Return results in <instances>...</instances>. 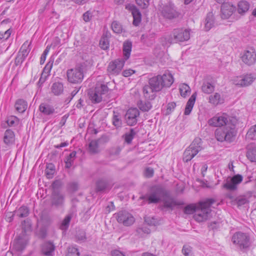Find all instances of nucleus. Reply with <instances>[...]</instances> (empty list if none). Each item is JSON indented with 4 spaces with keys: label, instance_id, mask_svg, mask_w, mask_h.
Instances as JSON below:
<instances>
[{
    "label": "nucleus",
    "instance_id": "393cba45",
    "mask_svg": "<svg viewBox=\"0 0 256 256\" xmlns=\"http://www.w3.org/2000/svg\"><path fill=\"white\" fill-rule=\"evenodd\" d=\"M110 33L106 30L104 32L100 42L99 46L103 50H108L110 47Z\"/></svg>",
    "mask_w": 256,
    "mask_h": 256
},
{
    "label": "nucleus",
    "instance_id": "7c9ffc66",
    "mask_svg": "<svg viewBox=\"0 0 256 256\" xmlns=\"http://www.w3.org/2000/svg\"><path fill=\"white\" fill-rule=\"evenodd\" d=\"M6 124H2L1 126L2 128H6L7 126L9 127H14L18 124L19 119L16 116H8L6 121Z\"/></svg>",
    "mask_w": 256,
    "mask_h": 256
},
{
    "label": "nucleus",
    "instance_id": "e433bc0d",
    "mask_svg": "<svg viewBox=\"0 0 256 256\" xmlns=\"http://www.w3.org/2000/svg\"><path fill=\"white\" fill-rule=\"evenodd\" d=\"M250 8L249 3L246 0L240 1L238 4V12L240 14L246 13Z\"/></svg>",
    "mask_w": 256,
    "mask_h": 256
},
{
    "label": "nucleus",
    "instance_id": "c85d7f7f",
    "mask_svg": "<svg viewBox=\"0 0 256 256\" xmlns=\"http://www.w3.org/2000/svg\"><path fill=\"white\" fill-rule=\"evenodd\" d=\"M50 90L54 96H60L64 92V84L61 82H55L52 84Z\"/></svg>",
    "mask_w": 256,
    "mask_h": 256
},
{
    "label": "nucleus",
    "instance_id": "f8f14e48",
    "mask_svg": "<svg viewBox=\"0 0 256 256\" xmlns=\"http://www.w3.org/2000/svg\"><path fill=\"white\" fill-rule=\"evenodd\" d=\"M160 15L165 19L171 20L178 16V12L171 4L162 6L160 9Z\"/></svg>",
    "mask_w": 256,
    "mask_h": 256
},
{
    "label": "nucleus",
    "instance_id": "7ed1b4c3",
    "mask_svg": "<svg viewBox=\"0 0 256 256\" xmlns=\"http://www.w3.org/2000/svg\"><path fill=\"white\" fill-rule=\"evenodd\" d=\"M238 124V120L236 116H228L226 126L217 128L214 132L216 140L220 142H232L236 134V127Z\"/></svg>",
    "mask_w": 256,
    "mask_h": 256
},
{
    "label": "nucleus",
    "instance_id": "8fccbe9b",
    "mask_svg": "<svg viewBox=\"0 0 256 256\" xmlns=\"http://www.w3.org/2000/svg\"><path fill=\"white\" fill-rule=\"evenodd\" d=\"M55 172L54 166L52 164L47 165L46 169V174L48 178H51Z\"/></svg>",
    "mask_w": 256,
    "mask_h": 256
},
{
    "label": "nucleus",
    "instance_id": "4468645a",
    "mask_svg": "<svg viewBox=\"0 0 256 256\" xmlns=\"http://www.w3.org/2000/svg\"><path fill=\"white\" fill-rule=\"evenodd\" d=\"M126 60L122 58L116 59L110 62L108 72L111 75L118 76L122 72Z\"/></svg>",
    "mask_w": 256,
    "mask_h": 256
},
{
    "label": "nucleus",
    "instance_id": "4c0bfd02",
    "mask_svg": "<svg viewBox=\"0 0 256 256\" xmlns=\"http://www.w3.org/2000/svg\"><path fill=\"white\" fill-rule=\"evenodd\" d=\"M138 108L142 112H148L152 108L150 102L148 100L142 101L140 100L137 104Z\"/></svg>",
    "mask_w": 256,
    "mask_h": 256
},
{
    "label": "nucleus",
    "instance_id": "bb28decb",
    "mask_svg": "<svg viewBox=\"0 0 256 256\" xmlns=\"http://www.w3.org/2000/svg\"><path fill=\"white\" fill-rule=\"evenodd\" d=\"M27 244V240L21 236H18L14 244V247L16 251L22 252L25 248Z\"/></svg>",
    "mask_w": 256,
    "mask_h": 256
},
{
    "label": "nucleus",
    "instance_id": "f704fd0d",
    "mask_svg": "<svg viewBox=\"0 0 256 256\" xmlns=\"http://www.w3.org/2000/svg\"><path fill=\"white\" fill-rule=\"evenodd\" d=\"M136 132H137L135 131L134 128H130L128 132H126L122 136V138H124L125 142L128 144H131L132 140L136 134Z\"/></svg>",
    "mask_w": 256,
    "mask_h": 256
},
{
    "label": "nucleus",
    "instance_id": "5fc2aeb1",
    "mask_svg": "<svg viewBox=\"0 0 256 256\" xmlns=\"http://www.w3.org/2000/svg\"><path fill=\"white\" fill-rule=\"evenodd\" d=\"M182 252L185 256H192L193 254L192 252V248L188 245L184 246Z\"/></svg>",
    "mask_w": 256,
    "mask_h": 256
},
{
    "label": "nucleus",
    "instance_id": "13d9d810",
    "mask_svg": "<svg viewBox=\"0 0 256 256\" xmlns=\"http://www.w3.org/2000/svg\"><path fill=\"white\" fill-rule=\"evenodd\" d=\"M149 1L150 0H136L137 4L143 8H146L148 6Z\"/></svg>",
    "mask_w": 256,
    "mask_h": 256
},
{
    "label": "nucleus",
    "instance_id": "338daca9",
    "mask_svg": "<svg viewBox=\"0 0 256 256\" xmlns=\"http://www.w3.org/2000/svg\"><path fill=\"white\" fill-rule=\"evenodd\" d=\"M145 222L150 226H155L156 224V221L153 218H145Z\"/></svg>",
    "mask_w": 256,
    "mask_h": 256
},
{
    "label": "nucleus",
    "instance_id": "423d86ee",
    "mask_svg": "<svg viewBox=\"0 0 256 256\" xmlns=\"http://www.w3.org/2000/svg\"><path fill=\"white\" fill-rule=\"evenodd\" d=\"M68 80L72 84H80L84 79V68L82 65H77L66 72Z\"/></svg>",
    "mask_w": 256,
    "mask_h": 256
},
{
    "label": "nucleus",
    "instance_id": "dca6fc26",
    "mask_svg": "<svg viewBox=\"0 0 256 256\" xmlns=\"http://www.w3.org/2000/svg\"><path fill=\"white\" fill-rule=\"evenodd\" d=\"M116 218L120 223L123 224L126 226L132 225L134 222V218L130 213L125 210H122L115 214Z\"/></svg>",
    "mask_w": 256,
    "mask_h": 256
},
{
    "label": "nucleus",
    "instance_id": "3c124183",
    "mask_svg": "<svg viewBox=\"0 0 256 256\" xmlns=\"http://www.w3.org/2000/svg\"><path fill=\"white\" fill-rule=\"evenodd\" d=\"M238 206H240L248 203V200L246 196H238L234 200Z\"/></svg>",
    "mask_w": 256,
    "mask_h": 256
},
{
    "label": "nucleus",
    "instance_id": "a878e982",
    "mask_svg": "<svg viewBox=\"0 0 256 256\" xmlns=\"http://www.w3.org/2000/svg\"><path fill=\"white\" fill-rule=\"evenodd\" d=\"M246 157L251 162H256V146L250 144L246 148Z\"/></svg>",
    "mask_w": 256,
    "mask_h": 256
},
{
    "label": "nucleus",
    "instance_id": "49530a36",
    "mask_svg": "<svg viewBox=\"0 0 256 256\" xmlns=\"http://www.w3.org/2000/svg\"><path fill=\"white\" fill-rule=\"evenodd\" d=\"M114 116L112 118V124L116 128H120L122 125V121L121 120L120 116L118 114H116L115 112H114Z\"/></svg>",
    "mask_w": 256,
    "mask_h": 256
},
{
    "label": "nucleus",
    "instance_id": "c756f323",
    "mask_svg": "<svg viewBox=\"0 0 256 256\" xmlns=\"http://www.w3.org/2000/svg\"><path fill=\"white\" fill-rule=\"evenodd\" d=\"M55 246L54 244L50 242H46L44 243L42 246V254L46 256H52V254L54 251Z\"/></svg>",
    "mask_w": 256,
    "mask_h": 256
},
{
    "label": "nucleus",
    "instance_id": "b1692460",
    "mask_svg": "<svg viewBox=\"0 0 256 256\" xmlns=\"http://www.w3.org/2000/svg\"><path fill=\"white\" fill-rule=\"evenodd\" d=\"M108 88L105 84H101L98 90H97V104L102 101L106 102L108 98Z\"/></svg>",
    "mask_w": 256,
    "mask_h": 256
},
{
    "label": "nucleus",
    "instance_id": "37998d69",
    "mask_svg": "<svg viewBox=\"0 0 256 256\" xmlns=\"http://www.w3.org/2000/svg\"><path fill=\"white\" fill-rule=\"evenodd\" d=\"M209 102L213 104L218 105L224 102V100L221 98L220 94L216 92L214 95L209 96Z\"/></svg>",
    "mask_w": 256,
    "mask_h": 256
},
{
    "label": "nucleus",
    "instance_id": "f3484780",
    "mask_svg": "<svg viewBox=\"0 0 256 256\" xmlns=\"http://www.w3.org/2000/svg\"><path fill=\"white\" fill-rule=\"evenodd\" d=\"M256 79V75L254 74H247L237 78L234 80L236 85L240 86H247L250 85Z\"/></svg>",
    "mask_w": 256,
    "mask_h": 256
},
{
    "label": "nucleus",
    "instance_id": "6e6552de",
    "mask_svg": "<svg viewBox=\"0 0 256 256\" xmlns=\"http://www.w3.org/2000/svg\"><path fill=\"white\" fill-rule=\"evenodd\" d=\"M88 140L86 144V152L90 155L96 154V129H92L89 126L86 134Z\"/></svg>",
    "mask_w": 256,
    "mask_h": 256
},
{
    "label": "nucleus",
    "instance_id": "774afa93",
    "mask_svg": "<svg viewBox=\"0 0 256 256\" xmlns=\"http://www.w3.org/2000/svg\"><path fill=\"white\" fill-rule=\"evenodd\" d=\"M92 16L91 14L88 11L83 14V19L85 22H88L90 20Z\"/></svg>",
    "mask_w": 256,
    "mask_h": 256
},
{
    "label": "nucleus",
    "instance_id": "1a4fd4ad",
    "mask_svg": "<svg viewBox=\"0 0 256 256\" xmlns=\"http://www.w3.org/2000/svg\"><path fill=\"white\" fill-rule=\"evenodd\" d=\"M16 135L14 132L10 128L6 129L3 134V150H8L14 146L16 144Z\"/></svg>",
    "mask_w": 256,
    "mask_h": 256
},
{
    "label": "nucleus",
    "instance_id": "4d7b16f0",
    "mask_svg": "<svg viewBox=\"0 0 256 256\" xmlns=\"http://www.w3.org/2000/svg\"><path fill=\"white\" fill-rule=\"evenodd\" d=\"M196 206L192 204L186 206L184 209V212L186 214H192L194 212H196Z\"/></svg>",
    "mask_w": 256,
    "mask_h": 256
},
{
    "label": "nucleus",
    "instance_id": "58836bf2",
    "mask_svg": "<svg viewBox=\"0 0 256 256\" xmlns=\"http://www.w3.org/2000/svg\"><path fill=\"white\" fill-rule=\"evenodd\" d=\"M72 214H69L66 216L60 226V230L64 232L67 230L69 227L70 223L72 218Z\"/></svg>",
    "mask_w": 256,
    "mask_h": 256
},
{
    "label": "nucleus",
    "instance_id": "4be33fe9",
    "mask_svg": "<svg viewBox=\"0 0 256 256\" xmlns=\"http://www.w3.org/2000/svg\"><path fill=\"white\" fill-rule=\"evenodd\" d=\"M38 110L44 116H52L57 114L56 108L47 102H42L38 107Z\"/></svg>",
    "mask_w": 256,
    "mask_h": 256
},
{
    "label": "nucleus",
    "instance_id": "09e8293b",
    "mask_svg": "<svg viewBox=\"0 0 256 256\" xmlns=\"http://www.w3.org/2000/svg\"><path fill=\"white\" fill-rule=\"evenodd\" d=\"M246 137L248 139L253 140L256 138V124L252 126L248 131Z\"/></svg>",
    "mask_w": 256,
    "mask_h": 256
},
{
    "label": "nucleus",
    "instance_id": "864d4df0",
    "mask_svg": "<svg viewBox=\"0 0 256 256\" xmlns=\"http://www.w3.org/2000/svg\"><path fill=\"white\" fill-rule=\"evenodd\" d=\"M12 32V30L11 28L8 29L4 32H0V40H8L10 37Z\"/></svg>",
    "mask_w": 256,
    "mask_h": 256
},
{
    "label": "nucleus",
    "instance_id": "69168bd1",
    "mask_svg": "<svg viewBox=\"0 0 256 256\" xmlns=\"http://www.w3.org/2000/svg\"><path fill=\"white\" fill-rule=\"evenodd\" d=\"M134 72L135 71L134 70L129 69L124 70L122 72V74L124 76L128 77L129 76H130L132 74H133Z\"/></svg>",
    "mask_w": 256,
    "mask_h": 256
},
{
    "label": "nucleus",
    "instance_id": "bf43d9fd",
    "mask_svg": "<svg viewBox=\"0 0 256 256\" xmlns=\"http://www.w3.org/2000/svg\"><path fill=\"white\" fill-rule=\"evenodd\" d=\"M220 226L221 224L220 222L214 221L210 224L209 227L212 230H217L220 228Z\"/></svg>",
    "mask_w": 256,
    "mask_h": 256
},
{
    "label": "nucleus",
    "instance_id": "e2e57ef3",
    "mask_svg": "<svg viewBox=\"0 0 256 256\" xmlns=\"http://www.w3.org/2000/svg\"><path fill=\"white\" fill-rule=\"evenodd\" d=\"M138 234H140L141 232H144V234H149L150 232V230L146 226H142V228H139L136 230Z\"/></svg>",
    "mask_w": 256,
    "mask_h": 256
},
{
    "label": "nucleus",
    "instance_id": "cd10ccee",
    "mask_svg": "<svg viewBox=\"0 0 256 256\" xmlns=\"http://www.w3.org/2000/svg\"><path fill=\"white\" fill-rule=\"evenodd\" d=\"M196 96V92H194L188 100L184 112L185 115H189L190 114L195 103Z\"/></svg>",
    "mask_w": 256,
    "mask_h": 256
},
{
    "label": "nucleus",
    "instance_id": "2eb2a0df",
    "mask_svg": "<svg viewBox=\"0 0 256 256\" xmlns=\"http://www.w3.org/2000/svg\"><path fill=\"white\" fill-rule=\"evenodd\" d=\"M242 176L240 174H236L232 177H228L223 184V188L230 191H234L237 189L238 185L242 180Z\"/></svg>",
    "mask_w": 256,
    "mask_h": 256
},
{
    "label": "nucleus",
    "instance_id": "9b49d317",
    "mask_svg": "<svg viewBox=\"0 0 256 256\" xmlns=\"http://www.w3.org/2000/svg\"><path fill=\"white\" fill-rule=\"evenodd\" d=\"M52 204L56 207H61L64 202V195L58 190V182H54L52 184Z\"/></svg>",
    "mask_w": 256,
    "mask_h": 256
},
{
    "label": "nucleus",
    "instance_id": "a19ab883",
    "mask_svg": "<svg viewBox=\"0 0 256 256\" xmlns=\"http://www.w3.org/2000/svg\"><path fill=\"white\" fill-rule=\"evenodd\" d=\"M132 50V44L131 42L124 43L123 46V54L124 58H122L125 60H128Z\"/></svg>",
    "mask_w": 256,
    "mask_h": 256
},
{
    "label": "nucleus",
    "instance_id": "72a5a7b5",
    "mask_svg": "<svg viewBox=\"0 0 256 256\" xmlns=\"http://www.w3.org/2000/svg\"><path fill=\"white\" fill-rule=\"evenodd\" d=\"M27 106V102L23 99H18L15 103L16 109L19 112L22 113L25 112Z\"/></svg>",
    "mask_w": 256,
    "mask_h": 256
},
{
    "label": "nucleus",
    "instance_id": "aec40b11",
    "mask_svg": "<svg viewBox=\"0 0 256 256\" xmlns=\"http://www.w3.org/2000/svg\"><path fill=\"white\" fill-rule=\"evenodd\" d=\"M125 8L132 12L134 18L133 24L135 26H138L142 20V14L138 9L136 6L130 4H126Z\"/></svg>",
    "mask_w": 256,
    "mask_h": 256
},
{
    "label": "nucleus",
    "instance_id": "412c9836",
    "mask_svg": "<svg viewBox=\"0 0 256 256\" xmlns=\"http://www.w3.org/2000/svg\"><path fill=\"white\" fill-rule=\"evenodd\" d=\"M113 184L106 178H102L97 180V194L98 192L106 193L112 188Z\"/></svg>",
    "mask_w": 256,
    "mask_h": 256
},
{
    "label": "nucleus",
    "instance_id": "0e129e2a",
    "mask_svg": "<svg viewBox=\"0 0 256 256\" xmlns=\"http://www.w3.org/2000/svg\"><path fill=\"white\" fill-rule=\"evenodd\" d=\"M176 104L174 102H169L167 106V112L168 113L171 112L176 108Z\"/></svg>",
    "mask_w": 256,
    "mask_h": 256
},
{
    "label": "nucleus",
    "instance_id": "c03bdc74",
    "mask_svg": "<svg viewBox=\"0 0 256 256\" xmlns=\"http://www.w3.org/2000/svg\"><path fill=\"white\" fill-rule=\"evenodd\" d=\"M180 92L181 96L184 98L190 94V88L188 84H183L180 88Z\"/></svg>",
    "mask_w": 256,
    "mask_h": 256
},
{
    "label": "nucleus",
    "instance_id": "a211bd4d",
    "mask_svg": "<svg viewBox=\"0 0 256 256\" xmlns=\"http://www.w3.org/2000/svg\"><path fill=\"white\" fill-rule=\"evenodd\" d=\"M140 116V112L136 108H130L125 114V120L128 125L133 126L138 122V118Z\"/></svg>",
    "mask_w": 256,
    "mask_h": 256
},
{
    "label": "nucleus",
    "instance_id": "ddd939ff",
    "mask_svg": "<svg viewBox=\"0 0 256 256\" xmlns=\"http://www.w3.org/2000/svg\"><path fill=\"white\" fill-rule=\"evenodd\" d=\"M240 58L246 64L250 66L256 62V52L253 48H248L240 54Z\"/></svg>",
    "mask_w": 256,
    "mask_h": 256
},
{
    "label": "nucleus",
    "instance_id": "052dcab7",
    "mask_svg": "<svg viewBox=\"0 0 256 256\" xmlns=\"http://www.w3.org/2000/svg\"><path fill=\"white\" fill-rule=\"evenodd\" d=\"M68 188L72 192H76L78 189V184L76 182H72L68 184Z\"/></svg>",
    "mask_w": 256,
    "mask_h": 256
},
{
    "label": "nucleus",
    "instance_id": "603ef678",
    "mask_svg": "<svg viewBox=\"0 0 256 256\" xmlns=\"http://www.w3.org/2000/svg\"><path fill=\"white\" fill-rule=\"evenodd\" d=\"M66 256H80L78 248L73 246L70 247Z\"/></svg>",
    "mask_w": 256,
    "mask_h": 256
},
{
    "label": "nucleus",
    "instance_id": "0eeeda50",
    "mask_svg": "<svg viewBox=\"0 0 256 256\" xmlns=\"http://www.w3.org/2000/svg\"><path fill=\"white\" fill-rule=\"evenodd\" d=\"M190 30L176 28L170 34L168 41L170 43L182 42L188 40L190 38Z\"/></svg>",
    "mask_w": 256,
    "mask_h": 256
},
{
    "label": "nucleus",
    "instance_id": "c9c22d12",
    "mask_svg": "<svg viewBox=\"0 0 256 256\" xmlns=\"http://www.w3.org/2000/svg\"><path fill=\"white\" fill-rule=\"evenodd\" d=\"M30 213L29 208L25 206H22L14 211V214L18 218H26Z\"/></svg>",
    "mask_w": 256,
    "mask_h": 256
},
{
    "label": "nucleus",
    "instance_id": "20e7f679",
    "mask_svg": "<svg viewBox=\"0 0 256 256\" xmlns=\"http://www.w3.org/2000/svg\"><path fill=\"white\" fill-rule=\"evenodd\" d=\"M215 202L213 198H208L204 201L200 202L198 208L194 216V220L200 222L208 220L211 212L210 206Z\"/></svg>",
    "mask_w": 256,
    "mask_h": 256
},
{
    "label": "nucleus",
    "instance_id": "473e14b6",
    "mask_svg": "<svg viewBox=\"0 0 256 256\" xmlns=\"http://www.w3.org/2000/svg\"><path fill=\"white\" fill-rule=\"evenodd\" d=\"M87 103L88 104H96V86H92L88 90Z\"/></svg>",
    "mask_w": 256,
    "mask_h": 256
},
{
    "label": "nucleus",
    "instance_id": "f257e3e1",
    "mask_svg": "<svg viewBox=\"0 0 256 256\" xmlns=\"http://www.w3.org/2000/svg\"><path fill=\"white\" fill-rule=\"evenodd\" d=\"M140 198L146 199L148 204H157L162 200V210L168 208L172 210L175 206L179 204L170 196V192L161 184H155L151 186L149 193L142 196Z\"/></svg>",
    "mask_w": 256,
    "mask_h": 256
},
{
    "label": "nucleus",
    "instance_id": "79ce46f5",
    "mask_svg": "<svg viewBox=\"0 0 256 256\" xmlns=\"http://www.w3.org/2000/svg\"><path fill=\"white\" fill-rule=\"evenodd\" d=\"M202 90L204 93L210 94L214 91V86L210 82L205 81L202 86Z\"/></svg>",
    "mask_w": 256,
    "mask_h": 256
},
{
    "label": "nucleus",
    "instance_id": "6ab92c4d",
    "mask_svg": "<svg viewBox=\"0 0 256 256\" xmlns=\"http://www.w3.org/2000/svg\"><path fill=\"white\" fill-rule=\"evenodd\" d=\"M228 118V116L226 114H223L221 116L216 115L210 118L208 123L212 126L220 127L224 125L226 126Z\"/></svg>",
    "mask_w": 256,
    "mask_h": 256
},
{
    "label": "nucleus",
    "instance_id": "39448f33",
    "mask_svg": "<svg viewBox=\"0 0 256 256\" xmlns=\"http://www.w3.org/2000/svg\"><path fill=\"white\" fill-rule=\"evenodd\" d=\"M201 138H196L183 154L182 160L184 162H190L199 152L202 150Z\"/></svg>",
    "mask_w": 256,
    "mask_h": 256
},
{
    "label": "nucleus",
    "instance_id": "680f3d73",
    "mask_svg": "<svg viewBox=\"0 0 256 256\" xmlns=\"http://www.w3.org/2000/svg\"><path fill=\"white\" fill-rule=\"evenodd\" d=\"M154 170L151 168H147L144 172V175L147 178H152L154 175Z\"/></svg>",
    "mask_w": 256,
    "mask_h": 256
},
{
    "label": "nucleus",
    "instance_id": "ea45409f",
    "mask_svg": "<svg viewBox=\"0 0 256 256\" xmlns=\"http://www.w3.org/2000/svg\"><path fill=\"white\" fill-rule=\"evenodd\" d=\"M76 152L73 151L64 160L66 168H69L72 166L74 160L76 156Z\"/></svg>",
    "mask_w": 256,
    "mask_h": 256
},
{
    "label": "nucleus",
    "instance_id": "de8ad7c7",
    "mask_svg": "<svg viewBox=\"0 0 256 256\" xmlns=\"http://www.w3.org/2000/svg\"><path fill=\"white\" fill-rule=\"evenodd\" d=\"M30 50L28 48L26 45L24 44L21 47L20 52L18 54L20 56L24 58V60L28 56L30 52Z\"/></svg>",
    "mask_w": 256,
    "mask_h": 256
},
{
    "label": "nucleus",
    "instance_id": "f03ea898",
    "mask_svg": "<svg viewBox=\"0 0 256 256\" xmlns=\"http://www.w3.org/2000/svg\"><path fill=\"white\" fill-rule=\"evenodd\" d=\"M173 82V76L169 72L153 76L149 79L148 84L143 87L144 96L146 99L154 100L156 96L155 92L160 91L164 88L170 87Z\"/></svg>",
    "mask_w": 256,
    "mask_h": 256
},
{
    "label": "nucleus",
    "instance_id": "5701e85b",
    "mask_svg": "<svg viewBox=\"0 0 256 256\" xmlns=\"http://www.w3.org/2000/svg\"><path fill=\"white\" fill-rule=\"evenodd\" d=\"M236 10V7L228 3L223 4L221 6L222 18H228Z\"/></svg>",
    "mask_w": 256,
    "mask_h": 256
},
{
    "label": "nucleus",
    "instance_id": "a18cd8bd",
    "mask_svg": "<svg viewBox=\"0 0 256 256\" xmlns=\"http://www.w3.org/2000/svg\"><path fill=\"white\" fill-rule=\"evenodd\" d=\"M111 26L113 32L116 34H120L122 32V26L118 21H114L112 24Z\"/></svg>",
    "mask_w": 256,
    "mask_h": 256
},
{
    "label": "nucleus",
    "instance_id": "9d476101",
    "mask_svg": "<svg viewBox=\"0 0 256 256\" xmlns=\"http://www.w3.org/2000/svg\"><path fill=\"white\" fill-rule=\"evenodd\" d=\"M232 240L242 250L248 248L250 245L249 236L246 234L240 232L234 234Z\"/></svg>",
    "mask_w": 256,
    "mask_h": 256
},
{
    "label": "nucleus",
    "instance_id": "6e6d98bb",
    "mask_svg": "<svg viewBox=\"0 0 256 256\" xmlns=\"http://www.w3.org/2000/svg\"><path fill=\"white\" fill-rule=\"evenodd\" d=\"M54 63V59H52L50 58L48 62L46 64V66H44V72L46 73V74H50V70L52 68V66Z\"/></svg>",
    "mask_w": 256,
    "mask_h": 256
},
{
    "label": "nucleus",
    "instance_id": "2f4dec72",
    "mask_svg": "<svg viewBox=\"0 0 256 256\" xmlns=\"http://www.w3.org/2000/svg\"><path fill=\"white\" fill-rule=\"evenodd\" d=\"M214 14L212 12H209L207 14L204 20V29L206 31H208L214 26Z\"/></svg>",
    "mask_w": 256,
    "mask_h": 256
}]
</instances>
